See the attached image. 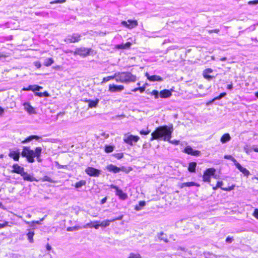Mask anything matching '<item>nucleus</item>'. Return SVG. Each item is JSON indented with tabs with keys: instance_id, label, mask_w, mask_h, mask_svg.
<instances>
[{
	"instance_id": "nucleus-1",
	"label": "nucleus",
	"mask_w": 258,
	"mask_h": 258,
	"mask_svg": "<svg viewBox=\"0 0 258 258\" xmlns=\"http://www.w3.org/2000/svg\"><path fill=\"white\" fill-rule=\"evenodd\" d=\"M173 131V128L172 125L171 126H168L166 125L159 126L156 127L151 133V137L150 139V141H152L162 138L164 141L169 142Z\"/></svg>"
},
{
	"instance_id": "nucleus-2",
	"label": "nucleus",
	"mask_w": 258,
	"mask_h": 258,
	"mask_svg": "<svg viewBox=\"0 0 258 258\" xmlns=\"http://www.w3.org/2000/svg\"><path fill=\"white\" fill-rule=\"evenodd\" d=\"M40 151V147H37L33 150L30 147L24 146L21 154L23 157L26 158L28 162L33 163L35 161V155L39 156Z\"/></svg>"
},
{
	"instance_id": "nucleus-3",
	"label": "nucleus",
	"mask_w": 258,
	"mask_h": 258,
	"mask_svg": "<svg viewBox=\"0 0 258 258\" xmlns=\"http://www.w3.org/2000/svg\"><path fill=\"white\" fill-rule=\"evenodd\" d=\"M115 81L118 83L127 84L135 82L137 80V76L130 72H122L116 73Z\"/></svg>"
},
{
	"instance_id": "nucleus-4",
	"label": "nucleus",
	"mask_w": 258,
	"mask_h": 258,
	"mask_svg": "<svg viewBox=\"0 0 258 258\" xmlns=\"http://www.w3.org/2000/svg\"><path fill=\"white\" fill-rule=\"evenodd\" d=\"M91 51L92 49L90 48L81 47L76 48L74 51L71 50L70 52L73 53L75 55H78L82 57H86L90 54Z\"/></svg>"
},
{
	"instance_id": "nucleus-5",
	"label": "nucleus",
	"mask_w": 258,
	"mask_h": 258,
	"mask_svg": "<svg viewBox=\"0 0 258 258\" xmlns=\"http://www.w3.org/2000/svg\"><path fill=\"white\" fill-rule=\"evenodd\" d=\"M216 173V169L214 168H209L206 169L203 175V181L204 182H210L211 177L214 175Z\"/></svg>"
},
{
	"instance_id": "nucleus-6",
	"label": "nucleus",
	"mask_w": 258,
	"mask_h": 258,
	"mask_svg": "<svg viewBox=\"0 0 258 258\" xmlns=\"http://www.w3.org/2000/svg\"><path fill=\"white\" fill-rule=\"evenodd\" d=\"M81 39V35L79 33H74L69 35L65 38L64 41L69 43H75L79 42Z\"/></svg>"
},
{
	"instance_id": "nucleus-7",
	"label": "nucleus",
	"mask_w": 258,
	"mask_h": 258,
	"mask_svg": "<svg viewBox=\"0 0 258 258\" xmlns=\"http://www.w3.org/2000/svg\"><path fill=\"white\" fill-rule=\"evenodd\" d=\"M110 187V188H113L115 190V195L116 196H118L120 199L124 200L127 198V194L123 192V191L117 185L111 184Z\"/></svg>"
},
{
	"instance_id": "nucleus-8",
	"label": "nucleus",
	"mask_w": 258,
	"mask_h": 258,
	"mask_svg": "<svg viewBox=\"0 0 258 258\" xmlns=\"http://www.w3.org/2000/svg\"><path fill=\"white\" fill-rule=\"evenodd\" d=\"M121 24L124 27L130 29L135 28L138 25L137 20L131 19L127 20V21H122Z\"/></svg>"
},
{
	"instance_id": "nucleus-9",
	"label": "nucleus",
	"mask_w": 258,
	"mask_h": 258,
	"mask_svg": "<svg viewBox=\"0 0 258 258\" xmlns=\"http://www.w3.org/2000/svg\"><path fill=\"white\" fill-rule=\"evenodd\" d=\"M86 173L90 176L98 177L101 171L92 167H87L85 170Z\"/></svg>"
},
{
	"instance_id": "nucleus-10",
	"label": "nucleus",
	"mask_w": 258,
	"mask_h": 258,
	"mask_svg": "<svg viewBox=\"0 0 258 258\" xmlns=\"http://www.w3.org/2000/svg\"><path fill=\"white\" fill-rule=\"evenodd\" d=\"M140 140V137L138 136L130 135L123 138V142L130 145H133V142H137Z\"/></svg>"
},
{
	"instance_id": "nucleus-11",
	"label": "nucleus",
	"mask_w": 258,
	"mask_h": 258,
	"mask_svg": "<svg viewBox=\"0 0 258 258\" xmlns=\"http://www.w3.org/2000/svg\"><path fill=\"white\" fill-rule=\"evenodd\" d=\"M123 218V215H120L117 217H115L112 219L110 220H106L103 221H102L99 223V225H100V227H106L110 225V222H114L116 220H121Z\"/></svg>"
},
{
	"instance_id": "nucleus-12",
	"label": "nucleus",
	"mask_w": 258,
	"mask_h": 258,
	"mask_svg": "<svg viewBox=\"0 0 258 258\" xmlns=\"http://www.w3.org/2000/svg\"><path fill=\"white\" fill-rule=\"evenodd\" d=\"M124 89V87L122 85H117L112 84L108 86V91L112 93L122 91Z\"/></svg>"
},
{
	"instance_id": "nucleus-13",
	"label": "nucleus",
	"mask_w": 258,
	"mask_h": 258,
	"mask_svg": "<svg viewBox=\"0 0 258 258\" xmlns=\"http://www.w3.org/2000/svg\"><path fill=\"white\" fill-rule=\"evenodd\" d=\"M9 156L12 158L15 161H18L20 157V153L19 149H17L16 150H10L8 154Z\"/></svg>"
},
{
	"instance_id": "nucleus-14",
	"label": "nucleus",
	"mask_w": 258,
	"mask_h": 258,
	"mask_svg": "<svg viewBox=\"0 0 258 258\" xmlns=\"http://www.w3.org/2000/svg\"><path fill=\"white\" fill-rule=\"evenodd\" d=\"M24 168L18 164L15 163L12 165V170H11L12 173H17L20 175L24 171Z\"/></svg>"
},
{
	"instance_id": "nucleus-15",
	"label": "nucleus",
	"mask_w": 258,
	"mask_h": 258,
	"mask_svg": "<svg viewBox=\"0 0 258 258\" xmlns=\"http://www.w3.org/2000/svg\"><path fill=\"white\" fill-rule=\"evenodd\" d=\"M184 152L192 156H199L201 151L199 150H194L190 146H187L184 149Z\"/></svg>"
},
{
	"instance_id": "nucleus-16",
	"label": "nucleus",
	"mask_w": 258,
	"mask_h": 258,
	"mask_svg": "<svg viewBox=\"0 0 258 258\" xmlns=\"http://www.w3.org/2000/svg\"><path fill=\"white\" fill-rule=\"evenodd\" d=\"M213 70L211 68H207L205 69L203 72V77L208 81H211L212 79L215 78V76L210 75V74L212 73Z\"/></svg>"
},
{
	"instance_id": "nucleus-17",
	"label": "nucleus",
	"mask_w": 258,
	"mask_h": 258,
	"mask_svg": "<svg viewBox=\"0 0 258 258\" xmlns=\"http://www.w3.org/2000/svg\"><path fill=\"white\" fill-rule=\"evenodd\" d=\"M21 176L23 177V179L25 181H28L30 182L32 181H38L39 180L36 179L35 177H34L31 174L28 173L26 172H25V171L22 173V174L21 175Z\"/></svg>"
},
{
	"instance_id": "nucleus-18",
	"label": "nucleus",
	"mask_w": 258,
	"mask_h": 258,
	"mask_svg": "<svg viewBox=\"0 0 258 258\" xmlns=\"http://www.w3.org/2000/svg\"><path fill=\"white\" fill-rule=\"evenodd\" d=\"M216 184L217 186H218L219 188H220L222 190L226 191L232 190L235 187V185L234 184H233L229 186L228 187H222L223 185V182L222 181H218L216 183Z\"/></svg>"
},
{
	"instance_id": "nucleus-19",
	"label": "nucleus",
	"mask_w": 258,
	"mask_h": 258,
	"mask_svg": "<svg viewBox=\"0 0 258 258\" xmlns=\"http://www.w3.org/2000/svg\"><path fill=\"white\" fill-rule=\"evenodd\" d=\"M42 89V87L34 85H29L27 87H24L22 88V91H32L33 92L38 91Z\"/></svg>"
},
{
	"instance_id": "nucleus-20",
	"label": "nucleus",
	"mask_w": 258,
	"mask_h": 258,
	"mask_svg": "<svg viewBox=\"0 0 258 258\" xmlns=\"http://www.w3.org/2000/svg\"><path fill=\"white\" fill-rule=\"evenodd\" d=\"M145 76L147 77L148 80L151 82H161L163 81V79L159 76L157 75H152L150 76L148 73L145 74Z\"/></svg>"
},
{
	"instance_id": "nucleus-21",
	"label": "nucleus",
	"mask_w": 258,
	"mask_h": 258,
	"mask_svg": "<svg viewBox=\"0 0 258 258\" xmlns=\"http://www.w3.org/2000/svg\"><path fill=\"white\" fill-rule=\"evenodd\" d=\"M159 95L161 98H167L170 97L172 95V93L169 90L164 89L160 92Z\"/></svg>"
},
{
	"instance_id": "nucleus-22",
	"label": "nucleus",
	"mask_w": 258,
	"mask_h": 258,
	"mask_svg": "<svg viewBox=\"0 0 258 258\" xmlns=\"http://www.w3.org/2000/svg\"><path fill=\"white\" fill-rule=\"evenodd\" d=\"M235 166L244 176L248 177L250 175V172L246 168L243 167L238 162L236 163Z\"/></svg>"
},
{
	"instance_id": "nucleus-23",
	"label": "nucleus",
	"mask_w": 258,
	"mask_h": 258,
	"mask_svg": "<svg viewBox=\"0 0 258 258\" xmlns=\"http://www.w3.org/2000/svg\"><path fill=\"white\" fill-rule=\"evenodd\" d=\"M192 186H196L197 187H199L200 186V184L195 182L194 181H189L181 183L179 185V187L180 188H183L185 187H190Z\"/></svg>"
},
{
	"instance_id": "nucleus-24",
	"label": "nucleus",
	"mask_w": 258,
	"mask_h": 258,
	"mask_svg": "<svg viewBox=\"0 0 258 258\" xmlns=\"http://www.w3.org/2000/svg\"><path fill=\"white\" fill-rule=\"evenodd\" d=\"M106 168L109 172H112L114 173L119 172V167H117L112 164L107 165Z\"/></svg>"
},
{
	"instance_id": "nucleus-25",
	"label": "nucleus",
	"mask_w": 258,
	"mask_h": 258,
	"mask_svg": "<svg viewBox=\"0 0 258 258\" xmlns=\"http://www.w3.org/2000/svg\"><path fill=\"white\" fill-rule=\"evenodd\" d=\"M84 102L88 103V107L92 108H95L97 106V104L99 102V99H96L94 100L85 99Z\"/></svg>"
},
{
	"instance_id": "nucleus-26",
	"label": "nucleus",
	"mask_w": 258,
	"mask_h": 258,
	"mask_svg": "<svg viewBox=\"0 0 258 258\" xmlns=\"http://www.w3.org/2000/svg\"><path fill=\"white\" fill-rule=\"evenodd\" d=\"M41 137L37 136V135H31L27 138H26L25 139L21 141V143L23 144L26 143L27 142H29L31 141V140L35 139L36 140H39Z\"/></svg>"
},
{
	"instance_id": "nucleus-27",
	"label": "nucleus",
	"mask_w": 258,
	"mask_h": 258,
	"mask_svg": "<svg viewBox=\"0 0 258 258\" xmlns=\"http://www.w3.org/2000/svg\"><path fill=\"white\" fill-rule=\"evenodd\" d=\"M24 108L29 113H32L34 112V108L32 107L29 103L26 102L23 104Z\"/></svg>"
},
{
	"instance_id": "nucleus-28",
	"label": "nucleus",
	"mask_w": 258,
	"mask_h": 258,
	"mask_svg": "<svg viewBox=\"0 0 258 258\" xmlns=\"http://www.w3.org/2000/svg\"><path fill=\"white\" fill-rule=\"evenodd\" d=\"M132 45L130 42H127L125 44H118L115 46V48L117 49H125L129 48Z\"/></svg>"
},
{
	"instance_id": "nucleus-29",
	"label": "nucleus",
	"mask_w": 258,
	"mask_h": 258,
	"mask_svg": "<svg viewBox=\"0 0 258 258\" xmlns=\"http://www.w3.org/2000/svg\"><path fill=\"white\" fill-rule=\"evenodd\" d=\"M231 140V137L228 133H225L223 134L221 138H220V142L222 143H225L228 141H229Z\"/></svg>"
},
{
	"instance_id": "nucleus-30",
	"label": "nucleus",
	"mask_w": 258,
	"mask_h": 258,
	"mask_svg": "<svg viewBox=\"0 0 258 258\" xmlns=\"http://www.w3.org/2000/svg\"><path fill=\"white\" fill-rule=\"evenodd\" d=\"M197 167V163L196 162H191L188 164L187 169L190 172H195Z\"/></svg>"
},
{
	"instance_id": "nucleus-31",
	"label": "nucleus",
	"mask_w": 258,
	"mask_h": 258,
	"mask_svg": "<svg viewBox=\"0 0 258 258\" xmlns=\"http://www.w3.org/2000/svg\"><path fill=\"white\" fill-rule=\"evenodd\" d=\"M158 238L160 240L163 241L165 243L169 242V240L167 237L166 234H165L163 232H161L159 233Z\"/></svg>"
},
{
	"instance_id": "nucleus-32",
	"label": "nucleus",
	"mask_w": 258,
	"mask_h": 258,
	"mask_svg": "<svg viewBox=\"0 0 258 258\" xmlns=\"http://www.w3.org/2000/svg\"><path fill=\"white\" fill-rule=\"evenodd\" d=\"M116 78V73H115L114 75H113L112 76H109L104 77L102 79L101 83L102 84H103V83H105L110 80H113V79L115 80Z\"/></svg>"
},
{
	"instance_id": "nucleus-33",
	"label": "nucleus",
	"mask_w": 258,
	"mask_h": 258,
	"mask_svg": "<svg viewBox=\"0 0 258 258\" xmlns=\"http://www.w3.org/2000/svg\"><path fill=\"white\" fill-rule=\"evenodd\" d=\"M145 205H146V202L144 201H141L139 202L138 205H137L135 206V210L136 211H140Z\"/></svg>"
},
{
	"instance_id": "nucleus-34",
	"label": "nucleus",
	"mask_w": 258,
	"mask_h": 258,
	"mask_svg": "<svg viewBox=\"0 0 258 258\" xmlns=\"http://www.w3.org/2000/svg\"><path fill=\"white\" fill-rule=\"evenodd\" d=\"M133 168L131 167H125L123 166H122L121 167H119V172L120 171H123L126 173H129L130 171H132Z\"/></svg>"
},
{
	"instance_id": "nucleus-35",
	"label": "nucleus",
	"mask_w": 258,
	"mask_h": 258,
	"mask_svg": "<svg viewBox=\"0 0 258 258\" xmlns=\"http://www.w3.org/2000/svg\"><path fill=\"white\" fill-rule=\"evenodd\" d=\"M34 235V231L29 232L27 234V238H28V240H29V242L33 243V242H34V239H33Z\"/></svg>"
},
{
	"instance_id": "nucleus-36",
	"label": "nucleus",
	"mask_w": 258,
	"mask_h": 258,
	"mask_svg": "<svg viewBox=\"0 0 258 258\" xmlns=\"http://www.w3.org/2000/svg\"><path fill=\"white\" fill-rule=\"evenodd\" d=\"M86 181L85 180H80L78 182H77L75 184L74 186L76 188H78L82 187V186H84V185H86Z\"/></svg>"
},
{
	"instance_id": "nucleus-37",
	"label": "nucleus",
	"mask_w": 258,
	"mask_h": 258,
	"mask_svg": "<svg viewBox=\"0 0 258 258\" xmlns=\"http://www.w3.org/2000/svg\"><path fill=\"white\" fill-rule=\"evenodd\" d=\"M114 150V146L111 145H106L104 147V151L107 153H111Z\"/></svg>"
},
{
	"instance_id": "nucleus-38",
	"label": "nucleus",
	"mask_w": 258,
	"mask_h": 258,
	"mask_svg": "<svg viewBox=\"0 0 258 258\" xmlns=\"http://www.w3.org/2000/svg\"><path fill=\"white\" fill-rule=\"evenodd\" d=\"M54 60L52 58H48L45 60L44 65L45 67H49L53 63Z\"/></svg>"
},
{
	"instance_id": "nucleus-39",
	"label": "nucleus",
	"mask_w": 258,
	"mask_h": 258,
	"mask_svg": "<svg viewBox=\"0 0 258 258\" xmlns=\"http://www.w3.org/2000/svg\"><path fill=\"white\" fill-rule=\"evenodd\" d=\"M35 95L39 97H42L43 96L49 97L50 96L49 94L47 91H44V92H36Z\"/></svg>"
},
{
	"instance_id": "nucleus-40",
	"label": "nucleus",
	"mask_w": 258,
	"mask_h": 258,
	"mask_svg": "<svg viewBox=\"0 0 258 258\" xmlns=\"http://www.w3.org/2000/svg\"><path fill=\"white\" fill-rule=\"evenodd\" d=\"M12 225H14V223L12 222L10 223L8 221H5L3 223H0V229H3L7 226L11 227Z\"/></svg>"
},
{
	"instance_id": "nucleus-41",
	"label": "nucleus",
	"mask_w": 258,
	"mask_h": 258,
	"mask_svg": "<svg viewBox=\"0 0 258 258\" xmlns=\"http://www.w3.org/2000/svg\"><path fill=\"white\" fill-rule=\"evenodd\" d=\"M39 180L42 181H48L49 182L53 183L54 181L48 176L45 175L42 178H41Z\"/></svg>"
},
{
	"instance_id": "nucleus-42",
	"label": "nucleus",
	"mask_w": 258,
	"mask_h": 258,
	"mask_svg": "<svg viewBox=\"0 0 258 258\" xmlns=\"http://www.w3.org/2000/svg\"><path fill=\"white\" fill-rule=\"evenodd\" d=\"M127 258H142V256L139 253L131 252Z\"/></svg>"
},
{
	"instance_id": "nucleus-43",
	"label": "nucleus",
	"mask_w": 258,
	"mask_h": 258,
	"mask_svg": "<svg viewBox=\"0 0 258 258\" xmlns=\"http://www.w3.org/2000/svg\"><path fill=\"white\" fill-rule=\"evenodd\" d=\"M224 158L226 159L230 160L234 163L235 165H236V163H238L237 161H236V160L233 157H232L231 155H225Z\"/></svg>"
},
{
	"instance_id": "nucleus-44",
	"label": "nucleus",
	"mask_w": 258,
	"mask_h": 258,
	"mask_svg": "<svg viewBox=\"0 0 258 258\" xmlns=\"http://www.w3.org/2000/svg\"><path fill=\"white\" fill-rule=\"evenodd\" d=\"M44 220V218L40 219V221H33L31 222H26V223L28 225H32L33 224H40V221H42Z\"/></svg>"
},
{
	"instance_id": "nucleus-45",
	"label": "nucleus",
	"mask_w": 258,
	"mask_h": 258,
	"mask_svg": "<svg viewBox=\"0 0 258 258\" xmlns=\"http://www.w3.org/2000/svg\"><path fill=\"white\" fill-rule=\"evenodd\" d=\"M113 156L117 159H120L123 157L124 154L123 153H118L113 154Z\"/></svg>"
},
{
	"instance_id": "nucleus-46",
	"label": "nucleus",
	"mask_w": 258,
	"mask_h": 258,
	"mask_svg": "<svg viewBox=\"0 0 258 258\" xmlns=\"http://www.w3.org/2000/svg\"><path fill=\"white\" fill-rule=\"evenodd\" d=\"M151 94L153 95L155 99H157L159 97V92L156 90H153L151 92Z\"/></svg>"
},
{
	"instance_id": "nucleus-47",
	"label": "nucleus",
	"mask_w": 258,
	"mask_h": 258,
	"mask_svg": "<svg viewBox=\"0 0 258 258\" xmlns=\"http://www.w3.org/2000/svg\"><path fill=\"white\" fill-rule=\"evenodd\" d=\"M80 228L79 226H73V227H69L67 228V231H72L74 230H77Z\"/></svg>"
},
{
	"instance_id": "nucleus-48",
	"label": "nucleus",
	"mask_w": 258,
	"mask_h": 258,
	"mask_svg": "<svg viewBox=\"0 0 258 258\" xmlns=\"http://www.w3.org/2000/svg\"><path fill=\"white\" fill-rule=\"evenodd\" d=\"M150 133V130H142L140 131V134L142 135H147Z\"/></svg>"
},
{
	"instance_id": "nucleus-49",
	"label": "nucleus",
	"mask_w": 258,
	"mask_h": 258,
	"mask_svg": "<svg viewBox=\"0 0 258 258\" xmlns=\"http://www.w3.org/2000/svg\"><path fill=\"white\" fill-rule=\"evenodd\" d=\"M66 2V0H54L50 2V4H54L57 3H64Z\"/></svg>"
},
{
	"instance_id": "nucleus-50",
	"label": "nucleus",
	"mask_w": 258,
	"mask_h": 258,
	"mask_svg": "<svg viewBox=\"0 0 258 258\" xmlns=\"http://www.w3.org/2000/svg\"><path fill=\"white\" fill-rule=\"evenodd\" d=\"M219 31H220V30L219 29H212V30H209L208 31V32L209 34H211L213 33H218L219 32Z\"/></svg>"
},
{
	"instance_id": "nucleus-51",
	"label": "nucleus",
	"mask_w": 258,
	"mask_h": 258,
	"mask_svg": "<svg viewBox=\"0 0 258 258\" xmlns=\"http://www.w3.org/2000/svg\"><path fill=\"white\" fill-rule=\"evenodd\" d=\"M252 215L256 219H258V209H255Z\"/></svg>"
},
{
	"instance_id": "nucleus-52",
	"label": "nucleus",
	"mask_w": 258,
	"mask_h": 258,
	"mask_svg": "<svg viewBox=\"0 0 258 258\" xmlns=\"http://www.w3.org/2000/svg\"><path fill=\"white\" fill-rule=\"evenodd\" d=\"M42 152V148L40 147V151L39 153V155L38 156L37 155H35V157H36V159L38 162H40L41 161V159H40V156Z\"/></svg>"
},
{
	"instance_id": "nucleus-53",
	"label": "nucleus",
	"mask_w": 258,
	"mask_h": 258,
	"mask_svg": "<svg viewBox=\"0 0 258 258\" xmlns=\"http://www.w3.org/2000/svg\"><path fill=\"white\" fill-rule=\"evenodd\" d=\"M34 65H35V66L37 69H39V68H41V64L40 62V61H35V62H34Z\"/></svg>"
},
{
	"instance_id": "nucleus-54",
	"label": "nucleus",
	"mask_w": 258,
	"mask_h": 258,
	"mask_svg": "<svg viewBox=\"0 0 258 258\" xmlns=\"http://www.w3.org/2000/svg\"><path fill=\"white\" fill-rule=\"evenodd\" d=\"M233 240V237H227L226 239H225V241L227 243H231Z\"/></svg>"
},
{
	"instance_id": "nucleus-55",
	"label": "nucleus",
	"mask_w": 258,
	"mask_h": 258,
	"mask_svg": "<svg viewBox=\"0 0 258 258\" xmlns=\"http://www.w3.org/2000/svg\"><path fill=\"white\" fill-rule=\"evenodd\" d=\"M249 5H255L258 4V0L250 1L248 2Z\"/></svg>"
},
{
	"instance_id": "nucleus-56",
	"label": "nucleus",
	"mask_w": 258,
	"mask_h": 258,
	"mask_svg": "<svg viewBox=\"0 0 258 258\" xmlns=\"http://www.w3.org/2000/svg\"><path fill=\"white\" fill-rule=\"evenodd\" d=\"M220 99H221V98H220V96H218L215 97L214 98H213L211 101H209V102L207 103V104H209L210 103L212 102L213 101H214L216 100H219Z\"/></svg>"
},
{
	"instance_id": "nucleus-57",
	"label": "nucleus",
	"mask_w": 258,
	"mask_h": 258,
	"mask_svg": "<svg viewBox=\"0 0 258 258\" xmlns=\"http://www.w3.org/2000/svg\"><path fill=\"white\" fill-rule=\"evenodd\" d=\"M169 142H170L172 144H174L175 145H177L179 143V140H173V141H170Z\"/></svg>"
},
{
	"instance_id": "nucleus-58",
	"label": "nucleus",
	"mask_w": 258,
	"mask_h": 258,
	"mask_svg": "<svg viewBox=\"0 0 258 258\" xmlns=\"http://www.w3.org/2000/svg\"><path fill=\"white\" fill-rule=\"evenodd\" d=\"M145 90V86H143L142 87H139V91L141 92V93H143V92H144Z\"/></svg>"
},
{
	"instance_id": "nucleus-59",
	"label": "nucleus",
	"mask_w": 258,
	"mask_h": 258,
	"mask_svg": "<svg viewBox=\"0 0 258 258\" xmlns=\"http://www.w3.org/2000/svg\"><path fill=\"white\" fill-rule=\"evenodd\" d=\"M95 223H96L95 225H94L93 226V227L96 229H98V228L100 226V225H99V222L97 221V222H95Z\"/></svg>"
},
{
	"instance_id": "nucleus-60",
	"label": "nucleus",
	"mask_w": 258,
	"mask_h": 258,
	"mask_svg": "<svg viewBox=\"0 0 258 258\" xmlns=\"http://www.w3.org/2000/svg\"><path fill=\"white\" fill-rule=\"evenodd\" d=\"M232 88H233V84L232 83H231V84H228L227 86V89H228L229 90L232 89Z\"/></svg>"
},
{
	"instance_id": "nucleus-61",
	"label": "nucleus",
	"mask_w": 258,
	"mask_h": 258,
	"mask_svg": "<svg viewBox=\"0 0 258 258\" xmlns=\"http://www.w3.org/2000/svg\"><path fill=\"white\" fill-rule=\"evenodd\" d=\"M46 248L47 250H50L51 249V247L49 243L46 245Z\"/></svg>"
},
{
	"instance_id": "nucleus-62",
	"label": "nucleus",
	"mask_w": 258,
	"mask_h": 258,
	"mask_svg": "<svg viewBox=\"0 0 258 258\" xmlns=\"http://www.w3.org/2000/svg\"><path fill=\"white\" fill-rule=\"evenodd\" d=\"M8 55H7L6 54H5L4 53H1L0 52V58H2V57H7Z\"/></svg>"
},
{
	"instance_id": "nucleus-63",
	"label": "nucleus",
	"mask_w": 258,
	"mask_h": 258,
	"mask_svg": "<svg viewBox=\"0 0 258 258\" xmlns=\"http://www.w3.org/2000/svg\"><path fill=\"white\" fill-rule=\"evenodd\" d=\"M106 200H107V198L106 197H104V198H103L101 200V204H103L104 203H105L106 201Z\"/></svg>"
},
{
	"instance_id": "nucleus-64",
	"label": "nucleus",
	"mask_w": 258,
	"mask_h": 258,
	"mask_svg": "<svg viewBox=\"0 0 258 258\" xmlns=\"http://www.w3.org/2000/svg\"><path fill=\"white\" fill-rule=\"evenodd\" d=\"M4 112V109L0 106V115H2Z\"/></svg>"
}]
</instances>
